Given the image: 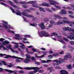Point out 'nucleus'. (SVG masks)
Returning a JSON list of instances; mask_svg holds the SVG:
<instances>
[{"label": "nucleus", "instance_id": "63", "mask_svg": "<svg viewBox=\"0 0 74 74\" xmlns=\"http://www.w3.org/2000/svg\"><path fill=\"white\" fill-rule=\"evenodd\" d=\"M64 53V52L63 51H62L60 52V55H62V54H63Z\"/></svg>", "mask_w": 74, "mask_h": 74}, {"label": "nucleus", "instance_id": "20", "mask_svg": "<svg viewBox=\"0 0 74 74\" xmlns=\"http://www.w3.org/2000/svg\"><path fill=\"white\" fill-rule=\"evenodd\" d=\"M52 61V60H47V61H45V60H42V62L43 63H47L48 62H51Z\"/></svg>", "mask_w": 74, "mask_h": 74}, {"label": "nucleus", "instance_id": "2", "mask_svg": "<svg viewBox=\"0 0 74 74\" xmlns=\"http://www.w3.org/2000/svg\"><path fill=\"white\" fill-rule=\"evenodd\" d=\"M39 35L40 37H49V35L45 31H42L39 33Z\"/></svg>", "mask_w": 74, "mask_h": 74}, {"label": "nucleus", "instance_id": "7", "mask_svg": "<svg viewBox=\"0 0 74 74\" xmlns=\"http://www.w3.org/2000/svg\"><path fill=\"white\" fill-rule=\"evenodd\" d=\"M31 57L29 56H27V58L25 59V60L23 61L24 63H25L27 64L29 63V62H30V60L28 59H30Z\"/></svg>", "mask_w": 74, "mask_h": 74}, {"label": "nucleus", "instance_id": "32", "mask_svg": "<svg viewBox=\"0 0 74 74\" xmlns=\"http://www.w3.org/2000/svg\"><path fill=\"white\" fill-rule=\"evenodd\" d=\"M48 70L50 71V72H52V67H49L47 68Z\"/></svg>", "mask_w": 74, "mask_h": 74}, {"label": "nucleus", "instance_id": "58", "mask_svg": "<svg viewBox=\"0 0 74 74\" xmlns=\"http://www.w3.org/2000/svg\"><path fill=\"white\" fill-rule=\"evenodd\" d=\"M15 36L16 37H20V35L18 34H16L15 35Z\"/></svg>", "mask_w": 74, "mask_h": 74}, {"label": "nucleus", "instance_id": "51", "mask_svg": "<svg viewBox=\"0 0 74 74\" xmlns=\"http://www.w3.org/2000/svg\"><path fill=\"white\" fill-rule=\"evenodd\" d=\"M69 47L71 48L72 49H71V51H73V49H74V48H73V47L70 46H69Z\"/></svg>", "mask_w": 74, "mask_h": 74}, {"label": "nucleus", "instance_id": "30", "mask_svg": "<svg viewBox=\"0 0 74 74\" xmlns=\"http://www.w3.org/2000/svg\"><path fill=\"white\" fill-rule=\"evenodd\" d=\"M0 4H1V5H4V6H5V7L8 6V5L7 4H5L4 3L1 2L0 3Z\"/></svg>", "mask_w": 74, "mask_h": 74}, {"label": "nucleus", "instance_id": "11", "mask_svg": "<svg viewBox=\"0 0 74 74\" xmlns=\"http://www.w3.org/2000/svg\"><path fill=\"white\" fill-rule=\"evenodd\" d=\"M50 23L51 24H54L55 25H56V24H57L58 25H62V24L63 23L60 21H59L57 23H56L54 22V21H50Z\"/></svg>", "mask_w": 74, "mask_h": 74}, {"label": "nucleus", "instance_id": "16", "mask_svg": "<svg viewBox=\"0 0 74 74\" xmlns=\"http://www.w3.org/2000/svg\"><path fill=\"white\" fill-rule=\"evenodd\" d=\"M62 22H64V23H68V24L70 23L71 24H73V25H74V22L73 21L70 22L67 20H63Z\"/></svg>", "mask_w": 74, "mask_h": 74}, {"label": "nucleus", "instance_id": "62", "mask_svg": "<svg viewBox=\"0 0 74 74\" xmlns=\"http://www.w3.org/2000/svg\"><path fill=\"white\" fill-rule=\"evenodd\" d=\"M59 41H60V42H61L62 44H65V42H64V41L61 40H59Z\"/></svg>", "mask_w": 74, "mask_h": 74}, {"label": "nucleus", "instance_id": "48", "mask_svg": "<svg viewBox=\"0 0 74 74\" xmlns=\"http://www.w3.org/2000/svg\"><path fill=\"white\" fill-rule=\"evenodd\" d=\"M70 43L71 45H74V42L73 41H70Z\"/></svg>", "mask_w": 74, "mask_h": 74}, {"label": "nucleus", "instance_id": "33", "mask_svg": "<svg viewBox=\"0 0 74 74\" xmlns=\"http://www.w3.org/2000/svg\"><path fill=\"white\" fill-rule=\"evenodd\" d=\"M24 37L28 38H30L31 37V36L29 35H25L24 36Z\"/></svg>", "mask_w": 74, "mask_h": 74}, {"label": "nucleus", "instance_id": "18", "mask_svg": "<svg viewBox=\"0 0 74 74\" xmlns=\"http://www.w3.org/2000/svg\"><path fill=\"white\" fill-rule=\"evenodd\" d=\"M40 28L42 30H44L45 28V27L44 26V24L43 23H41V24L40 25Z\"/></svg>", "mask_w": 74, "mask_h": 74}, {"label": "nucleus", "instance_id": "25", "mask_svg": "<svg viewBox=\"0 0 74 74\" xmlns=\"http://www.w3.org/2000/svg\"><path fill=\"white\" fill-rule=\"evenodd\" d=\"M20 47L21 48V49H25V48H26V47H25V45H23L21 46H20Z\"/></svg>", "mask_w": 74, "mask_h": 74}, {"label": "nucleus", "instance_id": "19", "mask_svg": "<svg viewBox=\"0 0 74 74\" xmlns=\"http://www.w3.org/2000/svg\"><path fill=\"white\" fill-rule=\"evenodd\" d=\"M60 74H69L68 72L64 70H61L60 71Z\"/></svg>", "mask_w": 74, "mask_h": 74}, {"label": "nucleus", "instance_id": "5", "mask_svg": "<svg viewBox=\"0 0 74 74\" xmlns=\"http://www.w3.org/2000/svg\"><path fill=\"white\" fill-rule=\"evenodd\" d=\"M2 22H3L4 23H2V26L3 27L5 28L6 29H11V27L10 26L9 27H8L6 26H8V25H6L5 24H8V23L7 21H2ZM5 23V24H4Z\"/></svg>", "mask_w": 74, "mask_h": 74}, {"label": "nucleus", "instance_id": "43", "mask_svg": "<svg viewBox=\"0 0 74 74\" xmlns=\"http://www.w3.org/2000/svg\"><path fill=\"white\" fill-rule=\"evenodd\" d=\"M15 62H16L17 63H20L21 62V61H20L19 60L17 59L15 60Z\"/></svg>", "mask_w": 74, "mask_h": 74}, {"label": "nucleus", "instance_id": "9", "mask_svg": "<svg viewBox=\"0 0 74 74\" xmlns=\"http://www.w3.org/2000/svg\"><path fill=\"white\" fill-rule=\"evenodd\" d=\"M24 69H25V70H36V69H40V68H39L37 67H25Z\"/></svg>", "mask_w": 74, "mask_h": 74}, {"label": "nucleus", "instance_id": "12", "mask_svg": "<svg viewBox=\"0 0 74 74\" xmlns=\"http://www.w3.org/2000/svg\"><path fill=\"white\" fill-rule=\"evenodd\" d=\"M49 1L50 2V4L51 5H56V4H58V2H56V1H54L53 0H49Z\"/></svg>", "mask_w": 74, "mask_h": 74}, {"label": "nucleus", "instance_id": "15", "mask_svg": "<svg viewBox=\"0 0 74 74\" xmlns=\"http://www.w3.org/2000/svg\"><path fill=\"white\" fill-rule=\"evenodd\" d=\"M68 38H69L70 40H74V34L72 33H71V35L70 36H67Z\"/></svg>", "mask_w": 74, "mask_h": 74}, {"label": "nucleus", "instance_id": "54", "mask_svg": "<svg viewBox=\"0 0 74 74\" xmlns=\"http://www.w3.org/2000/svg\"><path fill=\"white\" fill-rule=\"evenodd\" d=\"M22 6L24 8H27V6L26 5H23Z\"/></svg>", "mask_w": 74, "mask_h": 74}, {"label": "nucleus", "instance_id": "61", "mask_svg": "<svg viewBox=\"0 0 74 74\" xmlns=\"http://www.w3.org/2000/svg\"><path fill=\"white\" fill-rule=\"evenodd\" d=\"M40 49L41 50H42V51H45L46 50V49L45 48H42Z\"/></svg>", "mask_w": 74, "mask_h": 74}, {"label": "nucleus", "instance_id": "29", "mask_svg": "<svg viewBox=\"0 0 74 74\" xmlns=\"http://www.w3.org/2000/svg\"><path fill=\"white\" fill-rule=\"evenodd\" d=\"M63 8L64 9H68V10H72L71 8L70 7H67V8H66L64 7H63Z\"/></svg>", "mask_w": 74, "mask_h": 74}, {"label": "nucleus", "instance_id": "41", "mask_svg": "<svg viewBox=\"0 0 74 74\" xmlns=\"http://www.w3.org/2000/svg\"><path fill=\"white\" fill-rule=\"evenodd\" d=\"M43 72H44V70H39L38 71V73H42Z\"/></svg>", "mask_w": 74, "mask_h": 74}, {"label": "nucleus", "instance_id": "31", "mask_svg": "<svg viewBox=\"0 0 74 74\" xmlns=\"http://www.w3.org/2000/svg\"><path fill=\"white\" fill-rule=\"evenodd\" d=\"M8 32H10V33H13V34H14V33H14V32L10 30V29H9L8 30Z\"/></svg>", "mask_w": 74, "mask_h": 74}, {"label": "nucleus", "instance_id": "50", "mask_svg": "<svg viewBox=\"0 0 74 74\" xmlns=\"http://www.w3.org/2000/svg\"><path fill=\"white\" fill-rule=\"evenodd\" d=\"M45 6H46V7H49V5L48 3H47L46 2L45 4Z\"/></svg>", "mask_w": 74, "mask_h": 74}, {"label": "nucleus", "instance_id": "42", "mask_svg": "<svg viewBox=\"0 0 74 74\" xmlns=\"http://www.w3.org/2000/svg\"><path fill=\"white\" fill-rule=\"evenodd\" d=\"M45 3L46 2H45L44 3L40 4V6H45Z\"/></svg>", "mask_w": 74, "mask_h": 74}, {"label": "nucleus", "instance_id": "13", "mask_svg": "<svg viewBox=\"0 0 74 74\" xmlns=\"http://www.w3.org/2000/svg\"><path fill=\"white\" fill-rule=\"evenodd\" d=\"M7 2L8 3H10V5H12V6L14 7V8H18V6L13 5V3L12 1H10L8 0V1H7Z\"/></svg>", "mask_w": 74, "mask_h": 74}, {"label": "nucleus", "instance_id": "24", "mask_svg": "<svg viewBox=\"0 0 74 74\" xmlns=\"http://www.w3.org/2000/svg\"><path fill=\"white\" fill-rule=\"evenodd\" d=\"M39 10L40 11H43V12H45V11L44 10V8L40 7Z\"/></svg>", "mask_w": 74, "mask_h": 74}, {"label": "nucleus", "instance_id": "4", "mask_svg": "<svg viewBox=\"0 0 74 74\" xmlns=\"http://www.w3.org/2000/svg\"><path fill=\"white\" fill-rule=\"evenodd\" d=\"M19 3L21 4H34L36 3L35 1H30L28 2H26L25 1H20L19 2Z\"/></svg>", "mask_w": 74, "mask_h": 74}, {"label": "nucleus", "instance_id": "23", "mask_svg": "<svg viewBox=\"0 0 74 74\" xmlns=\"http://www.w3.org/2000/svg\"><path fill=\"white\" fill-rule=\"evenodd\" d=\"M54 16L56 18H58V19H62V17L58 15H54Z\"/></svg>", "mask_w": 74, "mask_h": 74}, {"label": "nucleus", "instance_id": "17", "mask_svg": "<svg viewBox=\"0 0 74 74\" xmlns=\"http://www.w3.org/2000/svg\"><path fill=\"white\" fill-rule=\"evenodd\" d=\"M5 71H7L8 72L10 73H14V74H17V73H16V72L13 71H11V70H8V69H5Z\"/></svg>", "mask_w": 74, "mask_h": 74}, {"label": "nucleus", "instance_id": "52", "mask_svg": "<svg viewBox=\"0 0 74 74\" xmlns=\"http://www.w3.org/2000/svg\"><path fill=\"white\" fill-rule=\"evenodd\" d=\"M54 35V36H58V34L57 33H52Z\"/></svg>", "mask_w": 74, "mask_h": 74}, {"label": "nucleus", "instance_id": "22", "mask_svg": "<svg viewBox=\"0 0 74 74\" xmlns=\"http://www.w3.org/2000/svg\"><path fill=\"white\" fill-rule=\"evenodd\" d=\"M53 62H56V63H61L62 62L60 61H58V60H52Z\"/></svg>", "mask_w": 74, "mask_h": 74}, {"label": "nucleus", "instance_id": "34", "mask_svg": "<svg viewBox=\"0 0 74 74\" xmlns=\"http://www.w3.org/2000/svg\"><path fill=\"white\" fill-rule=\"evenodd\" d=\"M33 7H36V8H39V7L37 5L33 4L32 5Z\"/></svg>", "mask_w": 74, "mask_h": 74}, {"label": "nucleus", "instance_id": "39", "mask_svg": "<svg viewBox=\"0 0 74 74\" xmlns=\"http://www.w3.org/2000/svg\"><path fill=\"white\" fill-rule=\"evenodd\" d=\"M59 54L58 53H54L53 54V56H58Z\"/></svg>", "mask_w": 74, "mask_h": 74}, {"label": "nucleus", "instance_id": "1", "mask_svg": "<svg viewBox=\"0 0 74 74\" xmlns=\"http://www.w3.org/2000/svg\"><path fill=\"white\" fill-rule=\"evenodd\" d=\"M10 8L13 12L14 13H15L16 15H17L21 16V14H22L24 16H27V17H29V18H34L33 16L32 15H27V13H26L25 12H23L21 13V11L17 10V12H16L15 11V10H14V9H13L12 8L10 7Z\"/></svg>", "mask_w": 74, "mask_h": 74}, {"label": "nucleus", "instance_id": "14", "mask_svg": "<svg viewBox=\"0 0 74 74\" xmlns=\"http://www.w3.org/2000/svg\"><path fill=\"white\" fill-rule=\"evenodd\" d=\"M43 55L42 56H36V58H44L45 57V56L47 54V52L44 51L43 52Z\"/></svg>", "mask_w": 74, "mask_h": 74}, {"label": "nucleus", "instance_id": "64", "mask_svg": "<svg viewBox=\"0 0 74 74\" xmlns=\"http://www.w3.org/2000/svg\"><path fill=\"white\" fill-rule=\"evenodd\" d=\"M29 74H34L33 71H31L29 72Z\"/></svg>", "mask_w": 74, "mask_h": 74}, {"label": "nucleus", "instance_id": "36", "mask_svg": "<svg viewBox=\"0 0 74 74\" xmlns=\"http://www.w3.org/2000/svg\"><path fill=\"white\" fill-rule=\"evenodd\" d=\"M67 69H71V64H69L67 66Z\"/></svg>", "mask_w": 74, "mask_h": 74}, {"label": "nucleus", "instance_id": "55", "mask_svg": "<svg viewBox=\"0 0 74 74\" xmlns=\"http://www.w3.org/2000/svg\"><path fill=\"white\" fill-rule=\"evenodd\" d=\"M45 21L46 22H48L49 21V19L48 18H45Z\"/></svg>", "mask_w": 74, "mask_h": 74}, {"label": "nucleus", "instance_id": "35", "mask_svg": "<svg viewBox=\"0 0 74 74\" xmlns=\"http://www.w3.org/2000/svg\"><path fill=\"white\" fill-rule=\"evenodd\" d=\"M2 63L4 65H5V66L7 65V63H6V62H5V61H2Z\"/></svg>", "mask_w": 74, "mask_h": 74}, {"label": "nucleus", "instance_id": "37", "mask_svg": "<svg viewBox=\"0 0 74 74\" xmlns=\"http://www.w3.org/2000/svg\"><path fill=\"white\" fill-rule=\"evenodd\" d=\"M20 40H23L24 41H27V39L26 38H20Z\"/></svg>", "mask_w": 74, "mask_h": 74}, {"label": "nucleus", "instance_id": "45", "mask_svg": "<svg viewBox=\"0 0 74 74\" xmlns=\"http://www.w3.org/2000/svg\"><path fill=\"white\" fill-rule=\"evenodd\" d=\"M47 11H49V12H52V10H50V9H49V8H47L46 9Z\"/></svg>", "mask_w": 74, "mask_h": 74}, {"label": "nucleus", "instance_id": "28", "mask_svg": "<svg viewBox=\"0 0 74 74\" xmlns=\"http://www.w3.org/2000/svg\"><path fill=\"white\" fill-rule=\"evenodd\" d=\"M63 8L64 9H68V10H72L71 8L70 7H67V8H66L64 7H63Z\"/></svg>", "mask_w": 74, "mask_h": 74}, {"label": "nucleus", "instance_id": "44", "mask_svg": "<svg viewBox=\"0 0 74 74\" xmlns=\"http://www.w3.org/2000/svg\"><path fill=\"white\" fill-rule=\"evenodd\" d=\"M55 7H56V8H58V9H60L61 8V7L59 6H54Z\"/></svg>", "mask_w": 74, "mask_h": 74}, {"label": "nucleus", "instance_id": "59", "mask_svg": "<svg viewBox=\"0 0 74 74\" xmlns=\"http://www.w3.org/2000/svg\"><path fill=\"white\" fill-rule=\"evenodd\" d=\"M69 16L71 18H74V16H73V15L71 14L69 15Z\"/></svg>", "mask_w": 74, "mask_h": 74}, {"label": "nucleus", "instance_id": "57", "mask_svg": "<svg viewBox=\"0 0 74 74\" xmlns=\"http://www.w3.org/2000/svg\"><path fill=\"white\" fill-rule=\"evenodd\" d=\"M17 67L18 68V69H21V70H22L23 69V68L19 66H17Z\"/></svg>", "mask_w": 74, "mask_h": 74}, {"label": "nucleus", "instance_id": "26", "mask_svg": "<svg viewBox=\"0 0 74 74\" xmlns=\"http://www.w3.org/2000/svg\"><path fill=\"white\" fill-rule=\"evenodd\" d=\"M26 50L27 53H30V54H33V52L32 51L30 52V53L29 52V50H28V49H27V48H26Z\"/></svg>", "mask_w": 74, "mask_h": 74}, {"label": "nucleus", "instance_id": "40", "mask_svg": "<svg viewBox=\"0 0 74 74\" xmlns=\"http://www.w3.org/2000/svg\"><path fill=\"white\" fill-rule=\"evenodd\" d=\"M8 67H12V64L11 63H10V65H8Z\"/></svg>", "mask_w": 74, "mask_h": 74}, {"label": "nucleus", "instance_id": "3", "mask_svg": "<svg viewBox=\"0 0 74 74\" xmlns=\"http://www.w3.org/2000/svg\"><path fill=\"white\" fill-rule=\"evenodd\" d=\"M71 56L70 54H68L67 55H66L64 56V59L60 58H59V60H61V63H62V62H64V60H67V59H68V58L69 59H71Z\"/></svg>", "mask_w": 74, "mask_h": 74}, {"label": "nucleus", "instance_id": "21", "mask_svg": "<svg viewBox=\"0 0 74 74\" xmlns=\"http://www.w3.org/2000/svg\"><path fill=\"white\" fill-rule=\"evenodd\" d=\"M61 14H67V12L66 11V10H61Z\"/></svg>", "mask_w": 74, "mask_h": 74}, {"label": "nucleus", "instance_id": "49", "mask_svg": "<svg viewBox=\"0 0 74 74\" xmlns=\"http://www.w3.org/2000/svg\"><path fill=\"white\" fill-rule=\"evenodd\" d=\"M19 73H21V74H23V73H24V71L21 70L19 71Z\"/></svg>", "mask_w": 74, "mask_h": 74}, {"label": "nucleus", "instance_id": "10", "mask_svg": "<svg viewBox=\"0 0 74 74\" xmlns=\"http://www.w3.org/2000/svg\"><path fill=\"white\" fill-rule=\"evenodd\" d=\"M63 30L64 31H67V30H69L70 32H72L74 34V29H69V27H63L62 28Z\"/></svg>", "mask_w": 74, "mask_h": 74}, {"label": "nucleus", "instance_id": "53", "mask_svg": "<svg viewBox=\"0 0 74 74\" xmlns=\"http://www.w3.org/2000/svg\"><path fill=\"white\" fill-rule=\"evenodd\" d=\"M30 26H35V24L34 23L30 24Z\"/></svg>", "mask_w": 74, "mask_h": 74}, {"label": "nucleus", "instance_id": "56", "mask_svg": "<svg viewBox=\"0 0 74 74\" xmlns=\"http://www.w3.org/2000/svg\"><path fill=\"white\" fill-rule=\"evenodd\" d=\"M63 39L66 41H67V42H68V39H66V38H64Z\"/></svg>", "mask_w": 74, "mask_h": 74}, {"label": "nucleus", "instance_id": "27", "mask_svg": "<svg viewBox=\"0 0 74 74\" xmlns=\"http://www.w3.org/2000/svg\"><path fill=\"white\" fill-rule=\"evenodd\" d=\"M11 51H12L13 53H15V52H16V53H18V51L16 50L14 51L13 49H11Z\"/></svg>", "mask_w": 74, "mask_h": 74}, {"label": "nucleus", "instance_id": "60", "mask_svg": "<svg viewBox=\"0 0 74 74\" xmlns=\"http://www.w3.org/2000/svg\"><path fill=\"white\" fill-rule=\"evenodd\" d=\"M6 47H7V48H8V49H11H11H11V47H10V46H6Z\"/></svg>", "mask_w": 74, "mask_h": 74}, {"label": "nucleus", "instance_id": "6", "mask_svg": "<svg viewBox=\"0 0 74 74\" xmlns=\"http://www.w3.org/2000/svg\"><path fill=\"white\" fill-rule=\"evenodd\" d=\"M4 58L5 59H8V58H14V59H22V58H19L18 57H16L14 56H11L10 55H8L7 56H5L4 57Z\"/></svg>", "mask_w": 74, "mask_h": 74}, {"label": "nucleus", "instance_id": "38", "mask_svg": "<svg viewBox=\"0 0 74 74\" xmlns=\"http://www.w3.org/2000/svg\"><path fill=\"white\" fill-rule=\"evenodd\" d=\"M24 11L25 12H30V10L29 9H26V10H24Z\"/></svg>", "mask_w": 74, "mask_h": 74}, {"label": "nucleus", "instance_id": "47", "mask_svg": "<svg viewBox=\"0 0 74 74\" xmlns=\"http://www.w3.org/2000/svg\"><path fill=\"white\" fill-rule=\"evenodd\" d=\"M35 64H37V65H40V63L38 62H35Z\"/></svg>", "mask_w": 74, "mask_h": 74}, {"label": "nucleus", "instance_id": "46", "mask_svg": "<svg viewBox=\"0 0 74 74\" xmlns=\"http://www.w3.org/2000/svg\"><path fill=\"white\" fill-rule=\"evenodd\" d=\"M31 59H32V60H33V61H34V62H36V60H35V59L34 58V57H32L31 58Z\"/></svg>", "mask_w": 74, "mask_h": 74}, {"label": "nucleus", "instance_id": "8", "mask_svg": "<svg viewBox=\"0 0 74 74\" xmlns=\"http://www.w3.org/2000/svg\"><path fill=\"white\" fill-rule=\"evenodd\" d=\"M4 40V39L3 38H0V41H2L3 43V45H8V44H10V42L7 40H5V41H3Z\"/></svg>", "mask_w": 74, "mask_h": 74}]
</instances>
